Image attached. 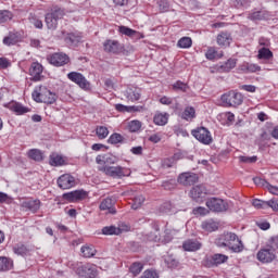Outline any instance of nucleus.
I'll return each mask as SVG.
<instances>
[{
	"label": "nucleus",
	"mask_w": 278,
	"mask_h": 278,
	"mask_svg": "<svg viewBox=\"0 0 278 278\" xmlns=\"http://www.w3.org/2000/svg\"><path fill=\"white\" fill-rule=\"evenodd\" d=\"M215 244L219 249H228L232 253H242L244 243L235 232H224L215 239Z\"/></svg>",
	"instance_id": "f257e3e1"
},
{
	"label": "nucleus",
	"mask_w": 278,
	"mask_h": 278,
	"mask_svg": "<svg viewBox=\"0 0 278 278\" xmlns=\"http://www.w3.org/2000/svg\"><path fill=\"white\" fill-rule=\"evenodd\" d=\"M244 97L238 91H228L222 96V102L227 105V108H238L242 105Z\"/></svg>",
	"instance_id": "f03ea898"
},
{
	"label": "nucleus",
	"mask_w": 278,
	"mask_h": 278,
	"mask_svg": "<svg viewBox=\"0 0 278 278\" xmlns=\"http://www.w3.org/2000/svg\"><path fill=\"white\" fill-rule=\"evenodd\" d=\"M205 205L210 210V212H215L216 214H220L229 210V203L219 198L207 199Z\"/></svg>",
	"instance_id": "7ed1b4c3"
},
{
	"label": "nucleus",
	"mask_w": 278,
	"mask_h": 278,
	"mask_svg": "<svg viewBox=\"0 0 278 278\" xmlns=\"http://www.w3.org/2000/svg\"><path fill=\"white\" fill-rule=\"evenodd\" d=\"M64 18V10L56 8L46 14V24L48 29H58V22Z\"/></svg>",
	"instance_id": "20e7f679"
},
{
	"label": "nucleus",
	"mask_w": 278,
	"mask_h": 278,
	"mask_svg": "<svg viewBox=\"0 0 278 278\" xmlns=\"http://www.w3.org/2000/svg\"><path fill=\"white\" fill-rule=\"evenodd\" d=\"M189 197L195 203H203L207 197V187L205 185L193 186L189 191Z\"/></svg>",
	"instance_id": "39448f33"
},
{
	"label": "nucleus",
	"mask_w": 278,
	"mask_h": 278,
	"mask_svg": "<svg viewBox=\"0 0 278 278\" xmlns=\"http://www.w3.org/2000/svg\"><path fill=\"white\" fill-rule=\"evenodd\" d=\"M101 173H104L108 177H112L113 179H123V177H127L125 174V168L121 166H110L104 165L99 168Z\"/></svg>",
	"instance_id": "423d86ee"
},
{
	"label": "nucleus",
	"mask_w": 278,
	"mask_h": 278,
	"mask_svg": "<svg viewBox=\"0 0 278 278\" xmlns=\"http://www.w3.org/2000/svg\"><path fill=\"white\" fill-rule=\"evenodd\" d=\"M192 137L198 139L202 144H212V135L205 127H200L191 131Z\"/></svg>",
	"instance_id": "0eeeda50"
},
{
	"label": "nucleus",
	"mask_w": 278,
	"mask_h": 278,
	"mask_svg": "<svg viewBox=\"0 0 278 278\" xmlns=\"http://www.w3.org/2000/svg\"><path fill=\"white\" fill-rule=\"evenodd\" d=\"M258 262L262 264H270V262L275 261V252L267 244L265 248L261 249L256 255Z\"/></svg>",
	"instance_id": "6e6552de"
},
{
	"label": "nucleus",
	"mask_w": 278,
	"mask_h": 278,
	"mask_svg": "<svg viewBox=\"0 0 278 278\" xmlns=\"http://www.w3.org/2000/svg\"><path fill=\"white\" fill-rule=\"evenodd\" d=\"M67 79H70V81H73L74 84H77V86H79V88H83L84 90L90 88V83H88V80L84 75H81V73L71 72L67 74Z\"/></svg>",
	"instance_id": "1a4fd4ad"
},
{
	"label": "nucleus",
	"mask_w": 278,
	"mask_h": 278,
	"mask_svg": "<svg viewBox=\"0 0 278 278\" xmlns=\"http://www.w3.org/2000/svg\"><path fill=\"white\" fill-rule=\"evenodd\" d=\"M77 274L80 278H96L99 271L97 270V265L87 264L79 267Z\"/></svg>",
	"instance_id": "9d476101"
},
{
	"label": "nucleus",
	"mask_w": 278,
	"mask_h": 278,
	"mask_svg": "<svg viewBox=\"0 0 278 278\" xmlns=\"http://www.w3.org/2000/svg\"><path fill=\"white\" fill-rule=\"evenodd\" d=\"M56 184L61 190H71V188H75V177L71 174H63L58 178Z\"/></svg>",
	"instance_id": "9b49d317"
},
{
	"label": "nucleus",
	"mask_w": 278,
	"mask_h": 278,
	"mask_svg": "<svg viewBox=\"0 0 278 278\" xmlns=\"http://www.w3.org/2000/svg\"><path fill=\"white\" fill-rule=\"evenodd\" d=\"M48 62L52 66H64L71 62V59L64 53H53L48 58Z\"/></svg>",
	"instance_id": "f8f14e48"
},
{
	"label": "nucleus",
	"mask_w": 278,
	"mask_h": 278,
	"mask_svg": "<svg viewBox=\"0 0 278 278\" xmlns=\"http://www.w3.org/2000/svg\"><path fill=\"white\" fill-rule=\"evenodd\" d=\"M88 198V193L84 190H75L63 194V199L70 203H76V201H84Z\"/></svg>",
	"instance_id": "ddd939ff"
},
{
	"label": "nucleus",
	"mask_w": 278,
	"mask_h": 278,
	"mask_svg": "<svg viewBox=\"0 0 278 278\" xmlns=\"http://www.w3.org/2000/svg\"><path fill=\"white\" fill-rule=\"evenodd\" d=\"M199 181V176L194 173L186 172L178 176V182L181 186H194Z\"/></svg>",
	"instance_id": "4468645a"
},
{
	"label": "nucleus",
	"mask_w": 278,
	"mask_h": 278,
	"mask_svg": "<svg viewBox=\"0 0 278 278\" xmlns=\"http://www.w3.org/2000/svg\"><path fill=\"white\" fill-rule=\"evenodd\" d=\"M229 260V256L225 254H214L211 258L205 261V266L212 268L214 266H219V264H225Z\"/></svg>",
	"instance_id": "2eb2a0df"
},
{
	"label": "nucleus",
	"mask_w": 278,
	"mask_h": 278,
	"mask_svg": "<svg viewBox=\"0 0 278 278\" xmlns=\"http://www.w3.org/2000/svg\"><path fill=\"white\" fill-rule=\"evenodd\" d=\"M103 47L106 53H121V51H123L121 42L112 39H108L106 41H104Z\"/></svg>",
	"instance_id": "dca6fc26"
},
{
	"label": "nucleus",
	"mask_w": 278,
	"mask_h": 278,
	"mask_svg": "<svg viewBox=\"0 0 278 278\" xmlns=\"http://www.w3.org/2000/svg\"><path fill=\"white\" fill-rule=\"evenodd\" d=\"M217 45L224 49H227L233 40L231 37V34L228 31H222L220 34L217 35Z\"/></svg>",
	"instance_id": "f3484780"
},
{
	"label": "nucleus",
	"mask_w": 278,
	"mask_h": 278,
	"mask_svg": "<svg viewBox=\"0 0 278 278\" xmlns=\"http://www.w3.org/2000/svg\"><path fill=\"white\" fill-rule=\"evenodd\" d=\"M83 39L84 37L81 36V33H68L65 36V42L66 45H70V47H77Z\"/></svg>",
	"instance_id": "a211bd4d"
},
{
	"label": "nucleus",
	"mask_w": 278,
	"mask_h": 278,
	"mask_svg": "<svg viewBox=\"0 0 278 278\" xmlns=\"http://www.w3.org/2000/svg\"><path fill=\"white\" fill-rule=\"evenodd\" d=\"M29 73L33 77V81H40V79H42V64L33 63L29 68Z\"/></svg>",
	"instance_id": "6ab92c4d"
},
{
	"label": "nucleus",
	"mask_w": 278,
	"mask_h": 278,
	"mask_svg": "<svg viewBox=\"0 0 278 278\" xmlns=\"http://www.w3.org/2000/svg\"><path fill=\"white\" fill-rule=\"evenodd\" d=\"M40 205H41V202L38 199L26 200V201L22 202V207H24V210H28V212H33V214H36V212H38V210H40Z\"/></svg>",
	"instance_id": "aec40b11"
},
{
	"label": "nucleus",
	"mask_w": 278,
	"mask_h": 278,
	"mask_svg": "<svg viewBox=\"0 0 278 278\" xmlns=\"http://www.w3.org/2000/svg\"><path fill=\"white\" fill-rule=\"evenodd\" d=\"M123 231H129V227L126 226V229H122L116 226H105L102 228L103 236H121Z\"/></svg>",
	"instance_id": "412c9836"
},
{
	"label": "nucleus",
	"mask_w": 278,
	"mask_h": 278,
	"mask_svg": "<svg viewBox=\"0 0 278 278\" xmlns=\"http://www.w3.org/2000/svg\"><path fill=\"white\" fill-rule=\"evenodd\" d=\"M152 231L150 233H147V240L149 242H159L160 240V225L155 222L151 223Z\"/></svg>",
	"instance_id": "4be33fe9"
},
{
	"label": "nucleus",
	"mask_w": 278,
	"mask_h": 278,
	"mask_svg": "<svg viewBox=\"0 0 278 278\" xmlns=\"http://www.w3.org/2000/svg\"><path fill=\"white\" fill-rule=\"evenodd\" d=\"M116 162H118L116 156L111 155V154L98 155L96 157V163L104 164V166H110V164H116Z\"/></svg>",
	"instance_id": "5701e85b"
},
{
	"label": "nucleus",
	"mask_w": 278,
	"mask_h": 278,
	"mask_svg": "<svg viewBox=\"0 0 278 278\" xmlns=\"http://www.w3.org/2000/svg\"><path fill=\"white\" fill-rule=\"evenodd\" d=\"M58 100V96L51 92L49 89L43 87V94H41V103H47V105H51L55 103Z\"/></svg>",
	"instance_id": "b1692460"
},
{
	"label": "nucleus",
	"mask_w": 278,
	"mask_h": 278,
	"mask_svg": "<svg viewBox=\"0 0 278 278\" xmlns=\"http://www.w3.org/2000/svg\"><path fill=\"white\" fill-rule=\"evenodd\" d=\"M182 249L184 251L189 252L199 251V249H201V242L193 239H188L182 243Z\"/></svg>",
	"instance_id": "393cba45"
},
{
	"label": "nucleus",
	"mask_w": 278,
	"mask_h": 278,
	"mask_svg": "<svg viewBox=\"0 0 278 278\" xmlns=\"http://www.w3.org/2000/svg\"><path fill=\"white\" fill-rule=\"evenodd\" d=\"M49 164L50 166H64L66 164V161L64 160V156L53 152L49 156Z\"/></svg>",
	"instance_id": "a878e982"
},
{
	"label": "nucleus",
	"mask_w": 278,
	"mask_h": 278,
	"mask_svg": "<svg viewBox=\"0 0 278 278\" xmlns=\"http://www.w3.org/2000/svg\"><path fill=\"white\" fill-rule=\"evenodd\" d=\"M100 210L102 212H105V210H108L109 214H116V208H114V200H112L111 198L104 199L100 203Z\"/></svg>",
	"instance_id": "bb28decb"
},
{
	"label": "nucleus",
	"mask_w": 278,
	"mask_h": 278,
	"mask_svg": "<svg viewBox=\"0 0 278 278\" xmlns=\"http://www.w3.org/2000/svg\"><path fill=\"white\" fill-rule=\"evenodd\" d=\"M27 156L29 160H34V162H42L45 160V152L39 149H30L27 152Z\"/></svg>",
	"instance_id": "cd10ccee"
},
{
	"label": "nucleus",
	"mask_w": 278,
	"mask_h": 278,
	"mask_svg": "<svg viewBox=\"0 0 278 278\" xmlns=\"http://www.w3.org/2000/svg\"><path fill=\"white\" fill-rule=\"evenodd\" d=\"M238 63V60L236 59H229L227 62H225L223 65L218 67L219 73H229L232 71V68H236V64Z\"/></svg>",
	"instance_id": "c85d7f7f"
},
{
	"label": "nucleus",
	"mask_w": 278,
	"mask_h": 278,
	"mask_svg": "<svg viewBox=\"0 0 278 278\" xmlns=\"http://www.w3.org/2000/svg\"><path fill=\"white\" fill-rule=\"evenodd\" d=\"M9 108L12 112H15V114H18V115L27 114V112H29V109H27L26 106H24L18 102L10 103Z\"/></svg>",
	"instance_id": "c756f323"
},
{
	"label": "nucleus",
	"mask_w": 278,
	"mask_h": 278,
	"mask_svg": "<svg viewBox=\"0 0 278 278\" xmlns=\"http://www.w3.org/2000/svg\"><path fill=\"white\" fill-rule=\"evenodd\" d=\"M201 227L202 229H204V231H208L210 233H212V231H217L218 223L214 222V219H207L202 222Z\"/></svg>",
	"instance_id": "7c9ffc66"
},
{
	"label": "nucleus",
	"mask_w": 278,
	"mask_h": 278,
	"mask_svg": "<svg viewBox=\"0 0 278 278\" xmlns=\"http://www.w3.org/2000/svg\"><path fill=\"white\" fill-rule=\"evenodd\" d=\"M250 21H264V18H268V12L264 10L254 11L248 15Z\"/></svg>",
	"instance_id": "2f4dec72"
},
{
	"label": "nucleus",
	"mask_w": 278,
	"mask_h": 278,
	"mask_svg": "<svg viewBox=\"0 0 278 278\" xmlns=\"http://www.w3.org/2000/svg\"><path fill=\"white\" fill-rule=\"evenodd\" d=\"M12 266H13L12 260L5 256H0V273L12 270Z\"/></svg>",
	"instance_id": "473e14b6"
},
{
	"label": "nucleus",
	"mask_w": 278,
	"mask_h": 278,
	"mask_svg": "<svg viewBox=\"0 0 278 278\" xmlns=\"http://www.w3.org/2000/svg\"><path fill=\"white\" fill-rule=\"evenodd\" d=\"M80 253L83 257H94L97 255V249L92 245H83Z\"/></svg>",
	"instance_id": "72a5a7b5"
},
{
	"label": "nucleus",
	"mask_w": 278,
	"mask_h": 278,
	"mask_svg": "<svg viewBox=\"0 0 278 278\" xmlns=\"http://www.w3.org/2000/svg\"><path fill=\"white\" fill-rule=\"evenodd\" d=\"M195 116L197 111L192 106H187L181 114V118H184V121H192V118H195Z\"/></svg>",
	"instance_id": "f704fd0d"
},
{
	"label": "nucleus",
	"mask_w": 278,
	"mask_h": 278,
	"mask_svg": "<svg viewBox=\"0 0 278 278\" xmlns=\"http://www.w3.org/2000/svg\"><path fill=\"white\" fill-rule=\"evenodd\" d=\"M13 252L15 253V255L25 256L27 253H29V249H27V245H25L24 243H16L13 247Z\"/></svg>",
	"instance_id": "c9c22d12"
},
{
	"label": "nucleus",
	"mask_w": 278,
	"mask_h": 278,
	"mask_svg": "<svg viewBox=\"0 0 278 278\" xmlns=\"http://www.w3.org/2000/svg\"><path fill=\"white\" fill-rule=\"evenodd\" d=\"M257 58L258 60H273V51L266 47L261 48Z\"/></svg>",
	"instance_id": "e433bc0d"
},
{
	"label": "nucleus",
	"mask_w": 278,
	"mask_h": 278,
	"mask_svg": "<svg viewBox=\"0 0 278 278\" xmlns=\"http://www.w3.org/2000/svg\"><path fill=\"white\" fill-rule=\"evenodd\" d=\"M118 31H119V34H123L124 36H128L129 38H134V37L140 35V33H138L127 26H119Z\"/></svg>",
	"instance_id": "4c0bfd02"
},
{
	"label": "nucleus",
	"mask_w": 278,
	"mask_h": 278,
	"mask_svg": "<svg viewBox=\"0 0 278 278\" xmlns=\"http://www.w3.org/2000/svg\"><path fill=\"white\" fill-rule=\"evenodd\" d=\"M144 265L140 262H135L131 264L129 271L134 275V277H138L139 274L142 273Z\"/></svg>",
	"instance_id": "58836bf2"
},
{
	"label": "nucleus",
	"mask_w": 278,
	"mask_h": 278,
	"mask_svg": "<svg viewBox=\"0 0 278 278\" xmlns=\"http://www.w3.org/2000/svg\"><path fill=\"white\" fill-rule=\"evenodd\" d=\"M45 92V87H36L31 93L34 101L37 103H42V94Z\"/></svg>",
	"instance_id": "ea45409f"
},
{
	"label": "nucleus",
	"mask_w": 278,
	"mask_h": 278,
	"mask_svg": "<svg viewBox=\"0 0 278 278\" xmlns=\"http://www.w3.org/2000/svg\"><path fill=\"white\" fill-rule=\"evenodd\" d=\"M153 121H154L155 125L164 126V125H166V123H168V114L167 113H165V114L159 113L154 116Z\"/></svg>",
	"instance_id": "a19ab883"
},
{
	"label": "nucleus",
	"mask_w": 278,
	"mask_h": 278,
	"mask_svg": "<svg viewBox=\"0 0 278 278\" xmlns=\"http://www.w3.org/2000/svg\"><path fill=\"white\" fill-rule=\"evenodd\" d=\"M177 47H179V49H190V47H192V38L190 37L180 38L177 42Z\"/></svg>",
	"instance_id": "79ce46f5"
},
{
	"label": "nucleus",
	"mask_w": 278,
	"mask_h": 278,
	"mask_svg": "<svg viewBox=\"0 0 278 278\" xmlns=\"http://www.w3.org/2000/svg\"><path fill=\"white\" fill-rule=\"evenodd\" d=\"M128 129L131 131V134L138 132L139 129H142V122L138 119L130 121L128 123Z\"/></svg>",
	"instance_id": "37998d69"
},
{
	"label": "nucleus",
	"mask_w": 278,
	"mask_h": 278,
	"mask_svg": "<svg viewBox=\"0 0 278 278\" xmlns=\"http://www.w3.org/2000/svg\"><path fill=\"white\" fill-rule=\"evenodd\" d=\"M16 42H18V36L15 34H10L3 38V45H7V47H12L13 45H16Z\"/></svg>",
	"instance_id": "c03bdc74"
},
{
	"label": "nucleus",
	"mask_w": 278,
	"mask_h": 278,
	"mask_svg": "<svg viewBox=\"0 0 278 278\" xmlns=\"http://www.w3.org/2000/svg\"><path fill=\"white\" fill-rule=\"evenodd\" d=\"M125 140V137L122 136L118 132H114L113 135L110 136L108 139L109 144H119V142H123Z\"/></svg>",
	"instance_id": "a18cd8bd"
},
{
	"label": "nucleus",
	"mask_w": 278,
	"mask_h": 278,
	"mask_svg": "<svg viewBox=\"0 0 278 278\" xmlns=\"http://www.w3.org/2000/svg\"><path fill=\"white\" fill-rule=\"evenodd\" d=\"M146 199L143 195H137L134 198L132 203H131V208L132 210H140L142 207V203H144Z\"/></svg>",
	"instance_id": "49530a36"
},
{
	"label": "nucleus",
	"mask_w": 278,
	"mask_h": 278,
	"mask_svg": "<svg viewBox=\"0 0 278 278\" xmlns=\"http://www.w3.org/2000/svg\"><path fill=\"white\" fill-rule=\"evenodd\" d=\"M252 205L256 210H268V201H263V200H260V199H255V200H253Z\"/></svg>",
	"instance_id": "de8ad7c7"
},
{
	"label": "nucleus",
	"mask_w": 278,
	"mask_h": 278,
	"mask_svg": "<svg viewBox=\"0 0 278 278\" xmlns=\"http://www.w3.org/2000/svg\"><path fill=\"white\" fill-rule=\"evenodd\" d=\"M96 134L100 140H104V138H108L110 130H108V127L100 126L97 128Z\"/></svg>",
	"instance_id": "09e8293b"
},
{
	"label": "nucleus",
	"mask_w": 278,
	"mask_h": 278,
	"mask_svg": "<svg viewBox=\"0 0 278 278\" xmlns=\"http://www.w3.org/2000/svg\"><path fill=\"white\" fill-rule=\"evenodd\" d=\"M13 16L12 12L8 10L0 11V23H8V21H12Z\"/></svg>",
	"instance_id": "8fccbe9b"
},
{
	"label": "nucleus",
	"mask_w": 278,
	"mask_h": 278,
	"mask_svg": "<svg viewBox=\"0 0 278 278\" xmlns=\"http://www.w3.org/2000/svg\"><path fill=\"white\" fill-rule=\"evenodd\" d=\"M165 264L168 268H177V266H179V261L173 257V255H168L165 257Z\"/></svg>",
	"instance_id": "3c124183"
},
{
	"label": "nucleus",
	"mask_w": 278,
	"mask_h": 278,
	"mask_svg": "<svg viewBox=\"0 0 278 278\" xmlns=\"http://www.w3.org/2000/svg\"><path fill=\"white\" fill-rule=\"evenodd\" d=\"M173 89L174 90H180V92H186L188 90V84L177 80L174 85H173Z\"/></svg>",
	"instance_id": "603ef678"
},
{
	"label": "nucleus",
	"mask_w": 278,
	"mask_h": 278,
	"mask_svg": "<svg viewBox=\"0 0 278 278\" xmlns=\"http://www.w3.org/2000/svg\"><path fill=\"white\" fill-rule=\"evenodd\" d=\"M193 214L194 216H207L210 214V210L203 207V206H198L193 208Z\"/></svg>",
	"instance_id": "864d4df0"
},
{
	"label": "nucleus",
	"mask_w": 278,
	"mask_h": 278,
	"mask_svg": "<svg viewBox=\"0 0 278 278\" xmlns=\"http://www.w3.org/2000/svg\"><path fill=\"white\" fill-rule=\"evenodd\" d=\"M253 181L255 186H261V188H266V190H268V186L270 185V182L266 181V179H263L261 177L253 178Z\"/></svg>",
	"instance_id": "5fc2aeb1"
},
{
	"label": "nucleus",
	"mask_w": 278,
	"mask_h": 278,
	"mask_svg": "<svg viewBox=\"0 0 278 278\" xmlns=\"http://www.w3.org/2000/svg\"><path fill=\"white\" fill-rule=\"evenodd\" d=\"M217 53L216 48L210 47L205 53V58L206 60H216Z\"/></svg>",
	"instance_id": "6e6d98bb"
},
{
	"label": "nucleus",
	"mask_w": 278,
	"mask_h": 278,
	"mask_svg": "<svg viewBox=\"0 0 278 278\" xmlns=\"http://www.w3.org/2000/svg\"><path fill=\"white\" fill-rule=\"evenodd\" d=\"M239 162L243 164H255L257 162V156H239Z\"/></svg>",
	"instance_id": "4d7b16f0"
},
{
	"label": "nucleus",
	"mask_w": 278,
	"mask_h": 278,
	"mask_svg": "<svg viewBox=\"0 0 278 278\" xmlns=\"http://www.w3.org/2000/svg\"><path fill=\"white\" fill-rule=\"evenodd\" d=\"M140 278H160V275L153 269H147Z\"/></svg>",
	"instance_id": "13d9d810"
},
{
	"label": "nucleus",
	"mask_w": 278,
	"mask_h": 278,
	"mask_svg": "<svg viewBox=\"0 0 278 278\" xmlns=\"http://www.w3.org/2000/svg\"><path fill=\"white\" fill-rule=\"evenodd\" d=\"M161 212L163 214H170L173 212V204L170 202H165L161 205Z\"/></svg>",
	"instance_id": "bf43d9fd"
},
{
	"label": "nucleus",
	"mask_w": 278,
	"mask_h": 278,
	"mask_svg": "<svg viewBox=\"0 0 278 278\" xmlns=\"http://www.w3.org/2000/svg\"><path fill=\"white\" fill-rule=\"evenodd\" d=\"M267 245L275 252L278 249V236L271 237Z\"/></svg>",
	"instance_id": "052dcab7"
},
{
	"label": "nucleus",
	"mask_w": 278,
	"mask_h": 278,
	"mask_svg": "<svg viewBox=\"0 0 278 278\" xmlns=\"http://www.w3.org/2000/svg\"><path fill=\"white\" fill-rule=\"evenodd\" d=\"M175 186H176L175 179L165 180L162 184V187L164 188V190H173Z\"/></svg>",
	"instance_id": "680f3d73"
},
{
	"label": "nucleus",
	"mask_w": 278,
	"mask_h": 278,
	"mask_svg": "<svg viewBox=\"0 0 278 278\" xmlns=\"http://www.w3.org/2000/svg\"><path fill=\"white\" fill-rule=\"evenodd\" d=\"M250 1L249 0H232V4L235 8H247L249 5Z\"/></svg>",
	"instance_id": "e2e57ef3"
},
{
	"label": "nucleus",
	"mask_w": 278,
	"mask_h": 278,
	"mask_svg": "<svg viewBox=\"0 0 278 278\" xmlns=\"http://www.w3.org/2000/svg\"><path fill=\"white\" fill-rule=\"evenodd\" d=\"M271 207L274 212H278V200L277 199H271L267 201V208Z\"/></svg>",
	"instance_id": "0e129e2a"
},
{
	"label": "nucleus",
	"mask_w": 278,
	"mask_h": 278,
	"mask_svg": "<svg viewBox=\"0 0 278 278\" xmlns=\"http://www.w3.org/2000/svg\"><path fill=\"white\" fill-rule=\"evenodd\" d=\"M168 8H169L168 1H166V0H160L159 1V10H160V12H168Z\"/></svg>",
	"instance_id": "69168bd1"
},
{
	"label": "nucleus",
	"mask_w": 278,
	"mask_h": 278,
	"mask_svg": "<svg viewBox=\"0 0 278 278\" xmlns=\"http://www.w3.org/2000/svg\"><path fill=\"white\" fill-rule=\"evenodd\" d=\"M0 203H12V197L8 195V193L0 192Z\"/></svg>",
	"instance_id": "338daca9"
},
{
	"label": "nucleus",
	"mask_w": 278,
	"mask_h": 278,
	"mask_svg": "<svg viewBox=\"0 0 278 278\" xmlns=\"http://www.w3.org/2000/svg\"><path fill=\"white\" fill-rule=\"evenodd\" d=\"M257 71H262V67H260V65L248 63V73H257Z\"/></svg>",
	"instance_id": "774afa93"
}]
</instances>
